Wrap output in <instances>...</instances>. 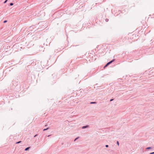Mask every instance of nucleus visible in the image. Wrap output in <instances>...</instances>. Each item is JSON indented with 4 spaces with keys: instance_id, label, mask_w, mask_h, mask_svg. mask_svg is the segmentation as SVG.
Masks as SVG:
<instances>
[{
    "instance_id": "nucleus-4",
    "label": "nucleus",
    "mask_w": 154,
    "mask_h": 154,
    "mask_svg": "<svg viewBox=\"0 0 154 154\" xmlns=\"http://www.w3.org/2000/svg\"><path fill=\"white\" fill-rule=\"evenodd\" d=\"M96 103V102H91L90 103V104H95Z\"/></svg>"
},
{
    "instance_id": "nucleus-13",
    "label": "nucleus",
    "mask_w": 154,
    "mask_h": 154,
    "mask_svg": "<svg viewBox=\"0 0 154 154\" xmlns=\"http://www.w3.org/2000/svg\"><path fill=\"white\" fill-rule=\"evenodd\" d=\"M105 146H106V147H108V146H108V145H106Z\"/></svg>"
},
{
    "instance_id": "nucleus-2",
    "label": "nucleus",
    "mask_w": 154,
    "mask_h": 154,
    "mask_svg": "<svg viewBox=\"0 0 154 154\" xmlns=\"http://www.w3.org/2000/svg\"><path fill=\"white\" fill-rule=\"evenodd\" d=\"M89 127V125H87L85 126H83L82 127V129H85V128H88Z\"/></svg>"
},
{
    "instance_id": "nucleus-11",
    "label": "nucleus",
    "mask_w": 154,
    "mask_h": 154,
    "mask_svg": "<svg viewBox=\"0 0 154 154\" xmlns=\"http://www.w3.org/2000/svg\"><path fill=\"white\" fill-rule=\"evenodd\" d=\"M8 0H5L4 2V3H5Z\"/></svg>"
},
{
    "instance_id": "nucleus-16",
    "label": "nucleus",
    "mask_w": 154,
    "mask_h": 154,
    "mask_svg": "<svg viewBox=\"0 0 154 154\" xmlns=\"http://www.w3.org/2000/svg\"><path fill=\"white\" fill-rule=\"evenodd\" d=\"M113 100V99H111L110 100V101H112Z\"/></svg>"
},
{
    "instance_id": "nucleus-12",
    "label": "nucleus",
    "mask_w": 154,
    "mask_h": 154,
    "mask_svg": "<svg viewBox=\"0 0 154 154\" xmlns=\"http://www.w3.org/2000/svg\"><path fill=\"white\" fill-rule=\"evenodd\" d=\"M7 20H5V21H4V23H5L7 22Z\"/></svg>"
},
{
    "instance_id": "nucleus-1",
    "label": "nucleus",
    "mask_w": 154,
    "mask_h": 154,
    "mask_svg": "<svg viewBox=\"0 0 154 154\" xmlns=\"http://www.w3.org/2000/svg\"><path fill=\"white\" fill-rule=\"evenodd\" d=\"M115 60V59H113V60H112L109 61V62L108 63L106 64V65L105 66H104V67H106L108 65H109V64H111V63H112Z\"/></svg>"
},
{
    "instance_id": "nucleus-10",
    "label": "nucleus",
    "mask_w": 154,
    "mask_h": 154,
    "mask_svg": "<svg viewBox=\"0 0 154 154\" xmlns=\"http://www.w3.org/2000/svg\"><path fill=\"white\" fill-rule=\"evenodd\" d=\"M21 142V141H19L17 143H20Z\"/></svg>"
},
{
    "instance_id": "nucleus-9",
    "label": "nucleus",
    "mask_w": 154,
    "mask_h": 154,
    "mask_svg": "<svg viewBox=\"0 0 154 154\" xmlns=\"http://www.w3.org/2000/svg\"><path fill=\"white\" fill-rule=\"evenodd\" d=\"M117 145H118V146H119V143L118 141H117Z\"/></svg>"
},
{
    "instance_id": "nucleus-18",
    "label": "nucleus",
    "mask_w": 154,
    "mask_h": 154,
    "mask_svg": "<svg viewBox=\"0 0 154 154\" xmlns=\"http://www.w3.org/2000/svg\"><path fill=\"white\" fill-rule=\"evenodd\" d=\"M50 136V135H48V137H49V136Z\"/></svg>"
},
{
    "instance_id": "nucleus-7",
    "label": "nucleus",
    "mask_w": 154,
    "mask_h": 154,
    "mask_svg": "<svg viewBox=\"0 0 154 154\" xmlns=\"http://www.w3.org/2000/svg\"><path fill=\"white\" fill-rule=\"evenodd\" d=\"M151 148V147H147V148H146V149H150Z\"/></svg>"
},
{
    "instance_id": "nucleus-6",
    "label": "nucleus",
    "mask_w": 154,
    "mask_h": 154,
    "mask_svg": "<svg viewBox=\"0 0 154 154\" xmlns=\"http://www.w3.org/2000/svg\"><path fill=\"white\" fill-rule=\"evenodd\" d=\"M79 138V137H77L74 140V141H75L78 138Z\"/></svg>"
},
{
    "instance_id": "nucleus-3",
    "label": "nucleus",
    "mask_w": 154,
    "mask_h": 154,
    "mask_svg": "<svg viewBox=\"0 0 154 154\" xmlns=\"http://www.w3.org/2000/svg\"><path fill=\"white\" fill-rule=\"evenodd\" d=\"M30 147H27V148H26L25 149V151H27V150H28L29 149H30Z\"/></svg>"
},
{
    "instance_id": "nucleus-5",
    "label": "nucleus",
    "mask_w": 154,
    "mask_h": 154,
    "mask_svg": "<svg viewBox=\"0 0 154 154\" xmlns=\"http://www.w3.org/2000/svg\"><path fill=\"white\" fill-rule=\"evenodd\" d=\"M48 128H48L46 129H44L43 130V131H45L47 130H48Z\"/></svg>"
},
{
    "instance_id": "nucleus-14",
    "label": "nucleus",
    "mask_w": 154,
    "mask_h": 154,
    "mask_svg": "<svg viewBox=\"0 0 154 154\" xmlns=\"http://www.w3.org/2000/svg\"><path fill=\"white\" fill-rule=\"evenodd\" d=\"M149 154H154V152L150 153H149Z\"/></svg>"
},
{
    "instance_id": "nucleus-15",
    "label": "nucleus",
    "mask_w": 154,
    "mask_h": 154,
    "mask_svg": "<svg viewBox=\"0 0 154 154\" xmlns=\"http://www.w3.org/2000/svg\"><path fill=\"white\" fill-rule=\"evenodd\" d=\"M108 19H106V21L107 22L108 21Z\"/></svg>"
},
{
    "instance_id": "nucleus-8",
    "label": "nucleus",
    "mask_w": 154,
    "mask_h": 154,
    "mask_svg": "<svg viewBox=\"0 0 154 154\" xmlns=\"http://www.w3.org/2000/svg\"><path fill=\"white\" fill-rule=\"evenodd\" d=\"M13 5V3H10V5L11 6H12V5Z\"/></svg>"
},
{
    "instance_id": "nucleus-17",
    "label": "nucleus",
    "mask_w": 154,
    "mask_h": 154,
    "mask_svg": "<svg viewBox=\"0 0 154 154\" xmlns=\"http://www.w3.org/2000/svg\"><path fill=\"white\" fill-rule=\"evenodd\" d=\"M37 134H36L34 136V137H36V136H37Z\"/></svg>"
}]
</instances>
